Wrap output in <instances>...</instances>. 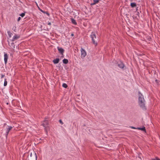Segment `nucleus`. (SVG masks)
<instances>
[{
  "label": "nucleus",
  "mask_w": 160,
  "mask_h": 160,
  "mask_svg": "<svg viewBox=\"0 0 160 160\" xmlns=\"http://www.w3.org/2000/svg\"><path fill=\"white\" fill-rule=\"evenodd\" d=\"M99 0H93V2L91 3V5H93L98 3L99 2Z\"/></svg>",
  "instance_id": "11"
},
{
  "label": "nucleus",
  "mask_w": 160,
  "mask_h": 160,
  "mask_svg": "<svg viewBox=\"0 0 160 160\" xmlns=\"http://www.w3.org/2000/svg\"><path fill=\"white\" fill-rule=\"evenodd\" d=\"M62 86L63 87L65 88H67L68 87V85L66 84L65 83H63L62 85Z\"/></svg>",
  "instance_id": "17"
},
{
  "label": "nucleus",
  "mask_w": 160,
  "mask_h": 160,
  "mask_svg": "<svg viewBox=\"0 0 160 160\" xmlns=\"http://www.w3.org/2000/svg\"><path fill=\"white\" fill-rule=\"evenodd\" d=\"M4 64L6 65L7 64L8 60V55L6 53L4 52Z\"/></svg>",
  "instance_id": "5"
},
{
  "label": "nucleus",
  "mask_w": 160,
  "mask_h": 160,
  "mask_svg": "<svg viewBox=\"0 0 160 160\" xmlns=\"http://www.w3.org/2000/svg\"><path fill=\"white\" fill-rule=\"evenodd\" d=\"M8 44L9 45L11 48H12L13 49H14L15 48V45L14 42H12L11 43V45L9 44V42L8 41Z\"/></svg>",
  "instance_id": "9"
},
{
  "label": "nucleus",
  "mask_w": 160,
  "mask_h": 160,
  "mask_svg": "<svg viewBox=\"0 0 160 160\" xmlns=\"http://www.w3.org/2000/svg\"><path fill=\"white\" fill-rule=\"evenodd\" d=\"M6 104H7V105H8V102H7Z\"/></svg>",
  "instance_id": "35"
},
{
  "label": "nucleus",
  "mask_w": 160,
  "mask_h": 160,
  "mask_svg": "<svg viewBox=\"0 0 160 160\" xmlns=\"http://www.w3.org/2000/svg\"><path fill=\"white\" fill-rule=\"evenodd\" d=\"M71 21L72 23L74 25H76L77 24V23L76 21V20L73 18H72L71 19Z\"/></svg>",
  "instance_id": "12"
},
{
  "label": "nucleus",
  "mask_w": 160,
  "mask_h": 160,
  "mask_svg": "<svg viewBox=\"0 0 160 160\" xmlns=\"http://www.w3.org/2000/svg\"><path fill=\"white\" fill-rule=\"evenodd\" d=\"M61 58H63L64 57V55L63 54V55H61Z\"/></svg>",
  "instance_id": "33"
},
{
  "label": "nucleus",
  "mask_w": 160,
  "mask_h": 160,
  "mask_svg": "<svg viewBox=\"0 0 160 160\" xmlns=\"http://www.w3.org/2000/svg\"><path fill=\"white\" fill-rule=\"evenodd\" d=\"M45 13H46L48 16H49V13L48 12H45Z\"/></svg>",
  "instance_id": "26"
},
{
  "label": "nucleus",
  "mask_w": 160,
  "mask_h": 160,
  "mask_svg": "<svg viewBox=\"0 0 160 160\" xmlns=\"http://www.w3.org/2000/svg\"><path fill=\"white\" fill-rule=\"evenodd\" d=\"M7 125V124L6 123H4L3 124V125L4 126H6V125Z\"/></svg>",
  "instance_id": "34"
},
{
  "label": "nucleus",
  "mask_w": 160,
  "mask_h": 160,
  "mask_svg": "<svg viewBox=\"0 0 160 160\" xmlns=\"http://www.w3.org/2000/svg\"><path fill=\"white\" fill-rule=\"evenodd\" d=\"M12 128L13 127L11 126H7L6 128L5 129V133L4 134V135L6 138H7L9 132L12 129Z\"/></svg>",
  "instance_id": "3"
},
{
  "label": "nucleus",
  "mask_w": 160,
  "mask_h": 160,
  "mask_svg": "<svg viewBox=\"0 0 160 160\" xmlns=\"http://www.w3.org/2000/svg\"><path fill=\"white\" fill-rule=\"evenodd\" d=\"M138 103L140 107L143 110H146V108L145 106V100L143 96L140 92H138Z\"/></svg>",
  "instance_id": "1"
},
{
  "label": "nucleus",
  "mask_w": 160,
  "mask_h": 160,
  "mask_svg": "<svg viewBox=\"0 0 160 160\" xmlns=\"http://www.w3.org/2000/svg\"><path fill=\"white\" fill-rule=\"evenodd\" d=\"M152 160H160V159L158 157H156L155 158L152 159Z\"/></svg>",
  "instance_id": "24"
},
{
  "label": "nucleus",
  "mask_w": 160,
  "mask_h": 160,
  "mask_svg": "<svg viewBox=\"0 0 160 160\" xmlns=\"http://www.w3.org/2000/svg\"><path fill=\"white\" fill-rule=\"evenodd\" d=\"M131 128L132 129H137V128H135L133 127H131Z\"/></svg>",
  "instance_id": "30"
},
{
  "label": "nucleus",
  "mask_w": 160,
  "mask_h": 160,
  "mask_svg": "<svg viewBox=\"0 0 160 160\" xmlns=\"http://www.w3.org/2000/svg\"><path fill=\"white\" fill-rule=\"evenodd\" d=\"M20 38V35L15 34L13 36L12 39L11 40V41L13 42L16 40H17L18 39Z\"/></svg>",
  "instance_id": "7"
},
{
  "label": "nucleus",
  "mask_w": 160,
  "mask_h": 160,
  "mask_svg": "<svg viewBox=\"0 0 160 160\" xmlns=\"http://www.w3.org/2000/svg\"><path fill=\"white\" fill-rule=\"evenodd\" d=\"M80 51L81 52V58H83L87 55L86 52L85 50L82 47H81Z\"/></svg>",
  "instance_id": "4"
},
{
  "label": "nucleus",
  "mask_w": 160,
  "mask_h": 160,
  "mask_svg": "<svg viewBox=\"0 0 160 160\" xmlns=\"http://www.w3.org/2000/svg\"><path fill=\"white\" fill-rule=\"evenodd\" d=\"M21 18L20 17H19L17 21H20V20L21 19Z\"/></svg>",
  "instance_id": "27"
},
{
  "label": "nucleus",
  "mask_w": 160,
  "mask_h": 160,
  "mask_svg": "<svg viewBox=\"0 0 160 160\" xmlns=\"http://www.w3.org/2000/svg\"><path fill=\"white\" fill-rule=\"evenodd\" d=\"M5 75H4V74H2L1 75V78L2 79V78H4V77H5Z\"/></svg>",
  "instance_id": "25"
},
{
  "label": "nucleus",
  "mask_w": 160,
  "mask_h": 160,
  "mask_svg": "<svg viewBox=\"0 0 160 160\" xmlns=\"http://www.w3.org/2000/svg\"><path fill=\"white\" fill-rule=\"evenodd\" d=\"M43 122L44 123L42 124V125L44 127V129L46 130V128L48 126V120L45 119L43 121Z\"/></svg>",
  "instance_id": "6"
},
{
  "label": "nucleus",
  "mask_w": 160,
  "mask_h": 160,
  "mask_svg": "<svg viewBox=\"0 0 160 160\" xmlns=\"http://www.w3.org/2000/svg\"><path fill=\"white\" fill-rule=\"evenodd\" d=\"M59 61V59L58 58H57L53 60V62L54 64L58 63Z\"/></svg>",
  "instance_id": "10"
},
{
  "label": "nucleus",
  "mask_w": 160,
  "mask_h": 160,
  "mask_svg": "<svg viewBox=\"0 0 160 160\" xmlns=\"http://www.w3.org/2000/svg\"><path fill=\"white\" fill-rule=\"evenodd\" d=\"M130 6L132 8H134L136 6V4L135 3H131L130 4Z\"/></svg>",
  "instance_id": "15"
},
{
  "label": "nucleus",
  "mask_w": 160,
  "mask_h": 160,
  "mask_svg": "<svg viewBox=\"0 0 160 160\" xmlns=\"http://www.w3.org/2000/svg\"><path fill=\"white\" fill-rule=\"evenodd\" d=\"M8 34L9 37V38H11L12 37V33L10 31L8 32Z\"/></svg>",
  "instance_id": "19"
},
{
  "label": "nucleus",
  "mask_w": 160,
  "mask_h": 160,
  "mask_svg": "<svg viewBox=\"0 0 160 160\" xmlns=\"http://www.w3.org/2000/svg\"><path fill=\"white\" fill-rule=\"evenodd\" d=\"M137 129L138 130H140L142 131H143L145 132H146V130L145 128V127H143L141 128H137Z\"/></svg>",
  "instance_id": "13"
},
{
  "label": "nucleus",
  "mask_w": 160,
  "mask_h": 160,
  "mask_svg": "<svg viewBox=\"0 0 160 160\" xmlns=\"http://www.w3.org/2000/svg\"><path fill=\"white\" fill-rule=\"evenodd\" d=\"M71 36H74V34L73 33H72L71 35Z\"/></svg>",
  "instance_id": "32"
},
{
  "label": "nucleus",
  "mask_w": 160,
  "mask_h": 160,
  "mask_svg": "<svg viewBox=\"0 0 160 160\" xmlns=\"http://www.w3.org/2000/svg\"><path fill=\"white\" fill-rule=\"evenodd\" d=\"M48 25H51V22H48Z\"/></svg>",
  "instance_id": "31"
},
{
  "label": "nucleus",
  "mask_w": 160,
  "mask_h": 160,
  "mask_svg": "<svg viewBox=\"0 0 160 160\" xmlns=\"http://www.w3.org/2000/svg\"><path fill=\"white\" fill-rule=\"evenodd\" d=\"M6 79H7L6 78H5V79H4V86H6L7 84V81L6 80Z\"/></svg>",
  "instance_id": "16"
},
{
  "label": "nucleus",
  "mask_w": 160,
  "mask_h": 160,
  "mask_svg": "<svg viewBox=\"0 0 160 160\" xmlns=\"http://www.w3.org/2000/svg\"><path fill=\"white\" fill-rule=\"evenodd\" d=\"M62 62L63 63L67 64L68 63V61L67 59L64 58L62 60Z\"/></svg>",
  "instance_id": "14"
},
{
  "label": "nucleus",
  "mask_w": 160,
  "mask_h": 160,
  "mask_svg": "<svg viewBox=\"0 0 160 160\" xmlns=\"http://www.w3.org/2000/svg\"><path fill=\"white\" fill-rule=\"evenodd\" d=\"M115 66H118V67H120V64H117L115 65Z\"/></svg>",
  "instance_id": "28"
},
{
  "label": "nucleus",
  "mask_w": 160,
  "mask_h": 160,
  "mask_svg": "<svg viewBox=\"0 0 160 160\" xmlns=\"http://www.w3.org/2000/svg\"><path fill=\"white\" fill-rule=\"evenodd\" d=\"M57 49L61 55H63V53L64 52V50L62 47H57Z\"/></svg>",
  "instance_id": "8"
},
{
  "label": "nucleus",
  "mask_w": 160,
  "mask_h": 160,
  "mask_svg": "<svg viewBox=\"0 0 160 160\" xmlns=\"http://www.w3.org/2000/svg\"><path fill=\"white\" fill-rule=\"evenodd\" d=\"M33 156H34V157H35V160H37V157L36 154V153H35L34 152H33Z\"/></svg>",
  "instance_id": "20"
},
{
  "label": "nucleus",
  "mask_w": 160,
  "mask_h": 160,
  "mask_svg": "<svg viewBox=\"0 0 160 160\" xmlns=\"http://www.w3.org/2000/svg\"><path fill=\"white\" fill-rule=\"evenodd\" d=\"M59 122H60V123L62 125L63 124V122L61 119H60L59 120Z\"/></svg>",
  "instance_id": "23"
},
{
  "label": "nucleus",
  "mask_w": 160,
  "mask_h": 160,
  "mask_svg": "<svg viewBox=\"0 0 160 160\" xmlns=\"http://www.w3.org/2000/svg\"><path fill=\"white\" fill-rule=\"evenodd\" d=\"M124 64L122 63V62H121V68H124Z\"/></svg>",
  "instance_id": "21"
},
{
  "label": "nucleus",
  "mask_w": 160,
  "mask_h": 160,
  "mask_svg": "<svg viewBox=\"0 0 160 160\" xmlns=\"http://www.w3.org/2000/svg\"><path fill=\"white\" fill-rule=\"evenodd\" d=\"M32 153L31 152L30 154V157H32Z\"/></svg>",
  "instance_id": "29"
},
{
  "label": "nucleus",
  "mask_w": 160,
  "mask_h": 160,
  "mask_svg": "<svg viewBox=\"0 0 160 160\" xmlns=\"http://www.w3.org/2000/svg\"><path fill=\"white\" fill-rule=\"evenodd\" d=\"M39 10L41 12H43V13H45V11H43V10H42V9H40L39 8Z\"/></svg>",
  "instance_id": "22"
},
{
  "label": "nucleus",
  "mask_w": 160,
  "mask_h": 160,
  "mask_svg": "<svg viewBox=\"0 0 160 160\" xmlns=\"http://www.w3.org/2000/svg\"><path fill=\"white\" fill-rule=\"evenodd\" d=\"M92 43L96 46L97 45V42L96 40L97 39V36L94 32H92L90 35Z\"/></svg>",
  "instance_id": "2"
},
{
  "label": "nucleus",
  "mask_w": 160,
  "mask_h": 160,
  "mask_svg": "<svg viewBox=\"0 0 160 160\" xmlns=\"http://www.w3.org/2000/svg\"><path fill=\"white\" fill-rule=\"evenodd\" d=\"M19 15L22 17H23L25 15V12L21 13Z\"/></svg>",
  "instance_id": "18"
}]
</instances>
